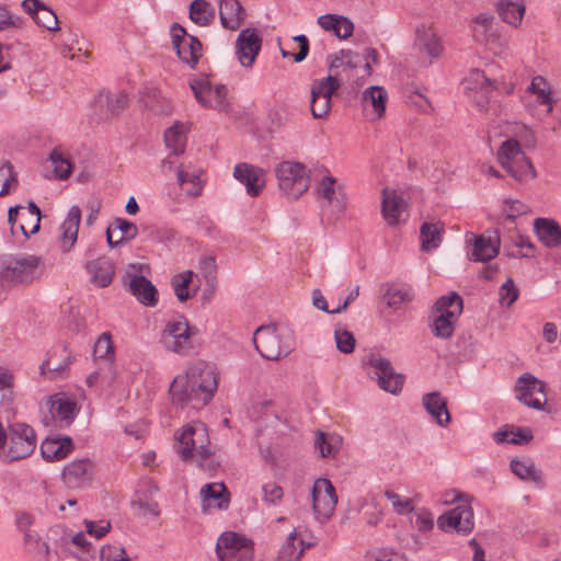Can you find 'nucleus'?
<instances>
[{
    "label": "nucleus",
    "mask_w": 561,
    "mask_h": 561,
    "mask_svg": "<svg viewBox=\"0 0 561 561\" xmlns=\"http://www.w3.org/2000/svg\"><path fill=\"white\" fill-rule=\"evenodd\" d=\"M253 343L263 358L277 360L293 351L294 336L286 325H261L254 332Z\"/></svg>",
    "instance_id": "obj_4"
},
{
    "label": "nucleus",
    "mask_w": 561,
    "mask_h": 561,
    "mask_svg": "<svg viewBox=\"0 0 561 561\" xmlns=\"http://www.w3.org/2000/svg\"><path fill=\"white\" fill-rule=\"evenodd\" d=\"M304 540L297 538L296 530H293L282 545L275 561H299L306 548Z\"/></svg>",
    "instance_id": "obj_36"
},
{
    "label": "nucleus",
    "mask_w": 561,
    "mask_h": 561,
    "mask_svg": "<svg viewBox=\"0 0 561 561\" xmlns=\"http://www.w3.org/2000/svg\"><path fill=\"white\" fill-rule=\"evenodd\" d=\"M9 27H23V19L12 15L4 7H0V31Z\"/></svg>",
    "instance_id": "obj_61"
},
{
    "label": "nucleus",
    "mask_w": 561,
    "mask_h": 561,
    "mask_svg": "<svg viewBox=\"0 0 561 561\" xmlns=\"http://www.w3.org/2000/svg\"><path fill=\"white\" fill-rule=\"evenodd\" d=\"M506 208V217L511 220L517 218L520 215L527 214L529 211V206L517 199H505Z\"/></svg>",
    "instance_id": "obj_62"
},
{
    "label": "nucleus",
    "mask_w": 561,
    "mask_h": 561,
    "mask_svg": "<svg viewBox=\"0 0 561 561\" xmlns=\"http://www.w3.org/2000/svg\"><path fill=\"white\" fill-rule=\"evenodd\" d=\"M95 103L100 107H106V115H117L128 104V96L124 92L112 94L110 92H100Z\"/></svg>",
    "instance_id": "obj_41"
},
{
    "label": "nucleus",
    "mask_w": 561,
    "mask_h": 561,
    "mask_svg": "<svg viewBox=\"0 0 561 561\" xmlns=\"http://www.w3.org/2000/svg\"><path fill=\"white\" fill-rule=\"evenodd\" d=\"M172 45L179 58L195 68L202 57V43L195 36L187 35L186 30L179 23L171 26Z\"/></svg>",
    "instance_id": "obj_17"
},
{
    "label": "nucleus",
    "mask_w": 561,
    "mask_h": 561,
    "mask_svg": "<svg viewBox=\"0 0 561 561\" xmlns=\"http://www.w3.org/2000/svg\"><path fill=\"white\" fill-rule=\"evenodd\" d=\"M37 446V436L34 428L23 422L8 425L5 458L9 462L19 461L30 457Z\"/></svg>",
    "instance_id": "obj_8"
},
{
    "label": "nucleus",
    "mask_w": 561,
    "mask_h": 561,
    "mask_svg": "<svg viewBox=\"0 0 561 561\" xmlns=\"http://www.w3.org/2000/svg\"><path fill=\"white\" fill-rule=\"evenodd\" d=\"M49 160L54 165V172L56 178L66 180L70 176L72 171V164L64 154L59 148H55L50 154Z\"/></svg>",
    "instance_id": "obj_50"
},
{
    "label": "nucleus",
    "mask_w": 561,
    "mask_h": 561,
    "mask_svg": "<svg viewBox=\"0 0 561 561\" xmlns=\"http://www.w3.org/2000/svg\"><path fill=\"white\" fill-rule=\"evenodd\" d=\"M534 229L538 240L547 248L561 245V227L551 218H536Z\"/></svg>",
    "instance_id": "obj_29"
},
{
    "label": "nucleus",
    "mask_w": 561,
    "mask_h": 561,
    "mask_svg": "<svg viewBox=\"0 0 561 561\" xmlns=\"http://www.w3.org/2000/svg\"><path fill=\"white\" fill-rule=\"evenodd\" d=\"M198 333L196 327L190 325L183 317L168 321L161 332L163 347L179 355H187L194 348L193 337Z\"/></svg>",
    "instance_id": "obj_9"
},
{
    "label": "nucleus",
    "mask_w": 561,
    "mask_h": 561,
    "mask_svg": "<svg viewBox=\"0 0 561 561\" xmlns=\"http://www.w3.org/2000/svg\"><path fill=\"white\" fill-rule=\"evenodd\" d=\"M85 268L90 274L91 282L98 287H107L115 273L113 262L107 257H99L87 263Z\"/></svg>",
    "instance_id": "obj_31"
},
{
    "label": "nucleus",
    "mask_w": 561,
    "mask_h": 561,
    "mask_svg": "<svg viewBox=\"0 0 561 561\" xmlns=\"http://www.w3.org/2000/svg\"><path fill=\"white\" fill-rule=\"evenodd\" d=\"M499 253V244L493 243L491 238L484 236L474 237L470 259L476 262H486Z\"/></svg>",
    "instance_id": "obj_38"
},
{
    "label": "nucleus",
    "mask_w": 561,
    "mask_h": 561,
    "mask_svg": "<svg viewBox=\"0 0 561 561\" xmlns=\"http://www.w3.org/2000/svg\"><path fill=\"white\" fill-rule=\"evenodd\" d=\"M276 178L280 191L290 198H298L309 187L306 167L299 162L284 161L276 168Z\"/></svg>",
    "instance_id": "obj_12"
},
{
    "label": "nucleus",
    "mask_w": 561,
    "mask_h": 561,
    "mask_svg": "<svg viewBox=\"0 0 561 561\" xmlns=\"http://www.w3.org/2000/svg\"><path fill=\"white\" fill-rule=\"evenodd\" d=\"M81 221V210L79 206H72L66 219L60 225L59 243L64 251H69L76 243L78 238L79 225Z\"/></svg>",
    "instance_id": "obj_28"
},
{
    "label": "nucleus",
    "mask_w": 561,
    "mask_h": 561,
    "mask_svg": "<svg viewBox=\"0 0 561 561\" xmlns=\"http://www.w3.org/2000/svg\"><path fill=\"white\" fill-rule=\"evenodd\" d=\"M414 526L422 533L430 531L434 527V518L430 511L422 510L416 514Z\"/></svg>",
    "instance_id": "obj_64"
},
{
    "label": "nucleus",
    "mask_w": 561,
    "mask_h": 561,
    "mask_svg": "<svg viewBox=\"0 0 561 561\" xmlns=\"http://www.w3.org/2000/svg\"><path fill=\"white\" fill-rule=\"evenodd\" d=\"M413 299V293L410 287L389 285L383 294V300L393 309H398L404 302H410Z\"/></svg>",
    "instance_id": "obj_44"
},
{
    "label": "nucleus",
    "mask_w": 561,
    "mask_h": 561,
    "mask_svg": "<svg viewBox=\"0 0 561 561\" xmlns=\"http://www.w3.org/2000/svg\"><path fill=\"white\" fill-rule=\"evenodd\" d=\"M444 231V225L439 221L423 222L420 227L421 250L430 252L437 249L443 241Z\"/></svg>",
    "instance_id": "obj_34"
},
{
    "label": "nucleus",
    "mask_w": 561,
    "mask_h": 561,
    "mask_svg": "<svg viewBox=\"0 0 561 561\" xmlns=\"http://www.w3.org/2000/svg\"><path fill=\"white\" fill-rule=\"evenodd\" d=\"M516 398L535 410H543L547 403L546 386L530 374L518 377L515 386Z\"/></svg>",
    "instance_id": "obj_18"
},
{
    "label": "nucleus",
    "mask_w": 561,
    "mask_h": 561,
    "mask_svg": "<svg viewBox=\"0 0 561 561\" xmlns=\"http://www.w3.org/2000/svg\"><path fill=\"white\" fill-rule=\"evenodd\" d=\"M422 404L432 419L442 427H446L451 420L447 409V401L438 391L423 394Z\"/></svg>",
    "instance_id": "obj_26"
},
{
    "label": "nucleus",
    "mask_w": 561,
    "mask_h": 561,
    "mask_svg": "<svg viewBox=\"0 0 561 561\" xmlns=\"http://www.w3.org/2000/svg\"><path fill=\"white\" fill-rule=\"evenodd\" d=\"M85 530L89 535L95 537L96 539L103 538L111 529L110 522L101 520L99 523L92 520H85Z\"/></svg>",
    "instance_id": "obj_63"
},
{
    "label": "nucleus",
    "mask_w": 561,
    "mask_h": 561,
    "mask_svg": "<svg viewBox=\"0 0 561 561\" xmlns=\"http://www.w3.org/2000/svg\"><path fill=\"white\" fill-rule=\"evenodd\" d=\"M364 363L373 368L371 374L377 378L379 387L392 394L401 391L404 376L394 371L390 360L379 354L370 353Z\"/></svg>",
    "instance_id": "obj_14"
},
{
    "label": "nucleus",
    "mask_w": 561,
    "mask_h": 561,
    "mask_svg": "<svg viewBox=\"0 0 561 561\" xmlns=\"http://www.w3.org/2000/svg\"><path fill=\"white\" fill-rule=\"evenodd\" d=\"M75 449L73 442L68 436L47 437L41 444V454L47 461H60Z\"/></svg>",
    "instance_id": "obj_25"
},
{
    "label": "nucleus",
    "mask_w": 561,
    "mask_h": 561,
    "mask_svg": "<svg viewBox=\"0 0 561 561\" xmlns=\"http://www.w3.org/2000/svg\"><path fill=\"white\" fill-rule=\"evenodd\" d=\"M51 416L67 425L72 423L77 414V404L75 400L68 398L65 393H57L48 401Z\"/></svg>",
    "instance_id": "obj_32"
},
{
    "label": "nucleus",
    "mask_w": 561,
    "mask_h": 561,
    "mask_svg": "<svg viewBox=\"0 0 561 561\" xmlns=\"http://www.w3.org/2000/svg\"><path fill=\"white\" fill-rule=\"evenodd\" d=\"M405 208L404 199L394 192L388 193L383 190L381 211L385 220L390 226L398 225L401 214Z\"/></svg>",
    "instance_id": "obj_35"
},
{
    "label": "nucleus",
    "mask_w": 561,
    "mask_h": 561,
    "mask_svg": "<svg viewBox=\"0 0 561 561\" xmlns=\"http://www.w3.org/2000/svg\"><path fill=\"white\" fill-rule=\"evenodd\" d=\"M217 388L218 374L215 366L197 360L187 367L184 375H179L173 379L170 393L173 402L181 405L191 404L193 409H201L211 401Z\"/></svg>",
    "instance_id": "obj_1"
},
{
    "label": "nucleus",
    "mask_w": 561,
    "mask_h": 561,
    "mask_svg": "<svg viewBox=\"0 0 561 561\" xmlns=\"http://www.w3.org/2000/svg\"><path fill=\"white\" fill-rule=\"evenodd\" d=\"M95 465L88 457L68 462L61 471L62 483L71 490H81L92 484Z\"/></svg>",
    "instance_id": "obj_16"
},
{
    "label": "nucleus",
    "mask_w": 561,
    "mask_h": 561,
    "mask_svg": "<svg viewBox=\"0 0 561 561\" xmlns=\"http://www.w3.org/2000/svg\"><path fill=\"white\" fill-rule=\"evenodd\" d=\"M438 526L444 531H457L467 535L473 530V511L470 506H457L438 518Z\"/></svg>",
    "instance_id": "obj_19"
},
{
    "label": "nucleus",
    "mask_w": 561,
    "mask_h": 561,
    "mask_svg": "<svg viewBox=\"0 0 561 561\" xmlns=\"http://www.w3.org/2000/svg\"><path fill=\"white\" fill-rule=\"evenodd\" d=\"M353 57L354 54L351 50H341L340 56H334L329 66L330 72L334 73L312 82L310 107L314 118H322L329 113L331 98L341 87V81L337 79L339 69L356 67Z\"/></svg>",
    "instance_id": "obj_2"
},
{
    "label": "nucleus",
    "mask_w": 561,
    "mask_h": 561,
    "mask_svg": "<svg viewBox=\"0 0 561 561\" xmlns=\"http://www.w3.org/2000/svg\"><path fill=\"white\" fill-rule=\"evenodd\" d=\"M462 298L455 291L442 296L434 305L432 333L438 339H448L462 313Z\"/></svg>",
    "instance_id": "obj_6"
},
{
    "label": "nucleus",
    "mask_w": 561,
    "mask_h": 561,
    "mask_svg": "<svg viewBox=\"0 0 561 561\" xmlns=\"http://www.w3.org/2000/svg\"><path fill=\"white\" fill-rule=\"evenodd\" d=\"M233 176L243 184L251 197L261 194L265 186V172L262 168L241 162L234 165Z\"/></svg>",
    "instance_id": "obj_21"
},
{
    "label": "nucleus",
    "mask_w": 561,
    "mask_h": 561,
    "mask_svg": "<svg viewBox=\"0 0 561 561\" xmlns=\"http://www.w3.org/2000/svg\"><path fill=\"white\" fill-rule=\"evenodd\" d=\"M18 186L16 173L10 162H4L0 167V196L8 195Z\"/></svg>",
    "instance_id": "obj_51"
},
{
    "label": "nucleus",
    "mask_w": 561,
    "mask_h": 561,
    "mask_svg": "<svg viewBox=\"0 0 561 561\" xmlns=\"http://www.w3.org/2000/svg\"><path fill=\"white\" fill-rule=\"evenodd\" d=\"M227 489L224 483H208L201 490V496L204 503L210 505L211 501H217L216 506L220 510L227 508L229 499L225 497L224 494Z\"/></svg>",
    "instance_id": "obj_45"
},
{
    "label": "nucleus",
    "mask_w": 561,
    "mask_h": 561,
    "mask_svg": "<svg viewBox=\"0 0 561 561\" xmlns=\"http://www.w3.org/2000/svg\"><path fill=\"white\" fill-rule=\"evenodd\" d=\"M32 221L31 230H27L26 224H20V231L25 238L38 232L41 227V209L34 202H28L27 207L22 209Z\"/></svg>",
    "instance_id": "obj_53"
},
{
    "label": "nucleus",
    "mask_w": 561,
    "mask_h": 561,
    "mask_svg": "<svg viewBox=\"0 0 561 561\" xmlns=\"http://www.w3.org/2000/svg\"><path fill=\"white\" fill-rule=\"evenodd\" d=\"M42 260L34 254L3 255L0 257V284L30 283L36 277Z\"/></svg>",
    "instance_id": "obj_7"
},
{
    "label": "nucleus",
    "mask_w": 561,
    "mask_h": 561,
    "mask_svg": "<svg viewBox=\"0 0 561 561\" xmlns=\"http://www.w3.org/2000/svg\"><path fill=\"white\" fill-rule=\"evenodd\" d=\"M385 496L391 503L393 511L399 515L409 514L414 510V505L411 499L402 497L394 491L387 490L385 492Z\"/></svg>",
    "instance_id": "obj_55"
},
{
    "label": "nucleus",
    "mask_w": 561,
    "mask_h": 561,
    "mask_svg": "<svg viewBox=\"0 0 561 561\" xmlns=\"http://www.w3.org/2000/svg\"><path fill=\"white\" fill-rule=\"evenodd\" d=\"M263 501L267 504H277L284 496V491L276 482H266L262 486Z\"/></svg>",
    "instance_id": "obj_60"
},
{
    "label": "nucleus",
    "mask_w": 561,
    "mask_h": 561,
    "mask_svg": "<svg viewBox=\"0 0 561 561\" xmlns=\"http://www.w3.org/2000/svg\"><path fill=\"white\" fill-rule=\"evenodd\" d=\"M126 283L128 289L136 299L147 306L153 307L158 302V290L154 285L145 276L131 274L129 271L126 272Z\"/></svg>",
    "instance_id": "obj_24"
},
{
    "label": "nucleus",
    "mask_w": 561,
    "mask_h": 561,
    "mask_svg": "<svg viewBox=\"0 0 561 561\" xmlns=\"http://www.w3.org/2000/svg\"><path fill=\"white\" fill-rule=\"evenodd\" d=\"M262 38L255 28H244L236 41V53L243 67H251L261 49Z\"/></svg>",
    "instance_id": "obj_20"
},
{
    "label": "nucleus",
    "mask_w": 561,
    "mask_h": 561,
    "mask_svg": "<svg viewBox=\"0 0 561 561\" xmlns=\"http://www.w3.org/2000/svg\"><path fill=\"white\" fill-rule=\"evenodd\" d=\"M317 193L329 206L341 213L346 208V194L344 186L332 175L323 176L318 186Z\"/></svg>",
    "instance_id": "obj_23"
},
{
    "label": "nucleus",
    "mask_w": 561,
    "mask_h": 561,
    "mask_svg": "<svg viewBox=\"0 0 561 561\" xmlns=\"http://www.w3.org/2000/svg\"><path fill=\"white\" fill-rule=\"evenodd\" d=\"M334 339H335L336 348L341 353H344V354L353 353V351L355 348L356 340H355L354 334L351 331H348L342 327H337L334 330Z\"/></svg>",
    "instance_id": "obj_54"
},
{
    "label": "nucleus",
    "mask_w": 561,
    "mask_h": 561,
    "mask_svg": "<svg viewBox=\"0 0 561 561\" xmlns=\"http://www.w3.org/2000/svg\"><path fill=\"white\" fill-rule=\"evenodd\" d=\"M137 234L138 227L121 217L115 218L106 229V240L111 248H115L124 241L133 240Z\"/></svg>",
    "instance_id": "obj_27"
},
{
    "label": "nucleus",
    "mask_w": 561,
    "mask_h": 561,
    "mask_svg": "<svg viewBox=\"0 0 561 561\" xmlns=\"http://www.w3.org/2000/svg\"><path fill=\"white\" fill-rule=\"evenodd\" d=\"M492 85L493 81L485 77L483 71L478 69L472 70L466 80V89L474 91L479 95L477 104L480 108L485 107Z\"/></svg>",
    "instance_id": "obj_33"
},
{
    "label": "nucleus",
    "mask_w": 561,
    "mask_h": 561,
    "mask_svg": "<svg viewBox=\"0 0 561 561\" xmlns=\"http://www.w3.org/2000/svg\"><path fill=\"white\" fill-rule=\"evenodd\" d=\"M496 157L502 168L518 182H527L537 176L535 167L515 138L503 141Z\"/></svg>",
    "instance_id": "obj_5"
},
{
    "label": "nucleus",
    "mask_w": 561,
    "mask_h": 561,
    "mask_svg": "<svg viewBox=\"0 0 561 561\" xmlns=\"http://www.w3.org/2000/svg\"><path fill=\"white\" fill-rule=\"evenodd\" d=\"M494 18L489 13H480L473 19L472 32L477 42H488L492 35Z\"/></svg>",
    "instance_id": "obj_48"
},
{
    "label": "nucleus",
    "mask_w": 561,
    "mask_h": 561,
    "mask_svg": "<svg viewBox=\"0 0 561 561\" xmlns=\"http://www.w3.org/2000/svg\"><path fill=\"white\" fill-rule=\"evenodd\" d=\"M497 12L502 20L511 25L517 26L524 16L525 4L523 1L501 0L496 4Z\"/></svg>",
    "instance_id": "obj_40"
},
{
    "label": "nucleus",
    "mask_w": 561,
    "mask_h": 561,
    "mask_svg": "<svg viewBox=\"0 0 561 561\" xmlns=\"http://www.w3.org/2000/svg\"><path fill=\"white\" fill-rule=\"evenodd\" d=\"M193 272L186 271L181 274H176L172 278V287L176 298L180 301H186L190 298L188 285L192 282Z\"/></svg>",
    "instance_id": "obj_52"
},
{
    "label": "nucleus",
    "mask_w": 561,
    "mask_h": 561,
    "mask_svg": "<svg viewBox=\"0 0 561 561\" xmlns=\"http://www.w3.org/2000/svg\"><path fill=\"white\" fill-rule=\"evenodd\" d=\"M190 88L201 106L219 112L229 110L228 89L225 84L213 88L209 77L199 75L190 80Z\"/></svg>",
    "instance_id": "obj_10"
},
{
    "label": "nucleus",
    "mask_w": 561,
    "mask_h": 561,
    "mask_svg": "<svg viewBox=\"0 0 561 561\" xmlns=\"http://www.w3.org/2000/svg\"><path fill=\"white\" fill-rule=\"evenodd\" d=\"M388 101V92L383 87L373 85L363 92L362 102L366 107L371 105L377 117L380 118L386 112V104Z\"/></svg>",
    "instance_id": "obj_37"
},
{
    "label": "nucleus",
    "mask_w": 561,
    "mask_h": 561,
    "mask_svg": "<svg viewBox=\"0 0 561 561\" xmlns=\"http://www.w3.org/2000/svg\"><path fill=\"white\" fill-rule=\"evenodd\" d=\"M312 510L320 522L328 520L334 513L337 504V494L332 482L327 478H319L311 489Z\"/></svg>",
    "instance_id": "obj_15"
},
{
    "label": "nucleus",
    "mask_w": 561,
    "mask_h": 561,
    "mask_svg": "<svg viewBox=\"0 0 561 561\" xmlns=\"http://www.w3.org/2000/svg\"><path fill=\"white\" fill-rule=\"evenodd\" d=\"M93 353L96 359H102L111 368L114 358V344L111 333L104 332L100 335L94 344Z\"/></svg>",
    "instance_id": "obj_46"
},
{
    "label": "nucleus",
    "mask_w": 561,
    "mask_h": 561,
    "mask_svg": "<svg viewBox=\"0 0 561 561\" xmlns=\"http://www.w3.org/2000/svg\"><path fill=\"white\" fill-rule=\"evenodd\" d=\"M515 247L517 250L512 251L510 253L513 257H533L535 256V245L534 243L523 236H518L515 240Z\"/></svg>",
    "instance_id": "obj_59"
},
{
    "label": "nucleus",
    "mask_w": 561,
    "mask_h": 561,
    "mask_svg": "<svg viewBox=\"0 0 561 561\" xmlns=\"http://www.w3.org/2000/svg\"><path fill=\"white\" fill-rule=\"evenodd\" d=\"M64 352L68 353V355L60 363L54 362L55 354H48V357L39 367L43 376H47L49 379H55L67 370L70 364V356L66 345L64 346Z\"/></svg>",
    "instance_id": "obj_47"
},
{
    "label": "nucleus",
    "mask_w": 561,
    "mask_h": 561,
    "mask_svg": "<svg viewBox=\"0 0 561 561\" xmlns=\"http://www.w3.org/2000/svg\"><path fill=\"white\" fill-rule=\"evenodd\" d=\"M190 19L197 25L208 26L215 20V10L206 0H194L190 4Z\"/></svg>",
    "instance_id": "obj_42"
},
{
    "label": "nucleus",
    "mask_w": 561,
    "mask_h": 561,
    "mask_svg": "<svg viewBox=\"0 0 561 561\" xmlns=\"http://www.w3.org/2000/svg\"><path fill=\"white\" fill-rule=\"evenodd\" d=\"M164 144L175 156L184 152L186 146V131L184 125L175 123L164 131Z\"/></svg>",
    "instance_id": "obj_39"
},
{
    "label": "nucleus",
    "mask_w": 561,
    "mask_h": 561,
    "mask_svg": "<svg viewBox=\"0 0 561 561\" xmlns=\"http://www.w3.org/2000/svg\"><path fill=\"white\" fill-rule=\"evenodd\" d=\"M34 22L48 31H57L58 28V19L55 12L49 9L44 3L39 8V11L37 12L36 18L34 19Z\"/></svg>",
    "instance_id": "obj_56"
},
{
    "label": "nucleus",
    "mask_w": 561,
    "mask_h": 561,
    "mask_svg": "<svg viewBox=\"0 0 561 561\" xmlns=\"http://www.w3.org/2000/svg\"><path fill=\"white\" fill-rule=\"evenodd\" d=\"M499 295L502 306L511 307L517 300L519 291L511 277L502 284Z\"/></svg>",
    "instance_id": "obj_57"
},
{
    "label": "nucleus",
    "mask_w": 561,
    "mask_h": 561,
    "mask_svg": "<svg viewBox=\"0 0 561 561\" xmlns=\"http://www.w3.org/2000/svg\"><path fill=\"white\" fill-rule=\"evenodd\" d=\"M219 18L221 25L234 31L245 19V11L238 0H221L219 3Z\"/></svg>",
    "instance_id": "obj_30"
},
{
    "label": "nucleus",
    "mask_w": 561,
    "mask_h": 561,
    "mask_svg": "<svg viewBox=\"0 0 561 561\" xmlns=\"http://www.w3.org/2000/svg\"><path fill=\"white\" fill-rule=\"evenodd\" d=\"M190 88L201 106L219 112L229 110L228 89L225 84L213 88L209 77L199 75L190 80Z\"/></svg>",
    "instance_id": "obj_11"
},
{
    "label": "nucleus",
    "mask_w": 561,
    "mask_h": 561,
    "mask_svg": "<svg viewBox=\"0 0 561 561\" xmlns=\"http://www.w3.org/2000/svg\"><path fill=\"white\" fill-rule=\"evenodd\" d=\"M414 47L420 54H424L430 62L439 58L444 50L438 35L430 24H421L415 28Z\"/></svg>",
    "instance_id": "obj_22"
},
{
    "label": "nucleus",
    "mask_w": 561,
    "mask_h": 561,
    "mask_svg": "<svg viewBox=\"0 0 561 561\" xmlns=\"http://www.w3.org/2000/svg\"><path fill=\"white\" fill-rule=\"evenodd\" d=\"M216 553L220 561H251L253 543L243 535L226 531L217 540Z\"/></svg>",
    "instance_id": "obj_13"
},
{
    "label": "nucleus",
    "mask_w": 561,
    "mask_h": 561,
    "mask_svg": "<svg viewBox=\"0 0 561 561\" xmlns=\"http://www.w3.org/2000/svg\"><path fill=\"white\" fill-rule=\"evenodd\" d=\"M341 439L335 435H328L322 431H318L314 439V449L323 458L335 457L340 449Z\"/></svg>",
    "instance_id": "obj_43"
},
{
    "label": "nucleus",
    "mask_w": 561,
    "mask_h": 561,
    "mask_svg": "<svg viewBox=\"0 0 561 561\" xmlns=\"http://www.w3.org/2000/svg\"><path fill=\"white\" fill-rule=\"evenodd\" d=\"M528 91L535 93L537 95V101L539 104L547 105V112H552V99L550 90L547 87V81L543 77L537 76L531 80L530 85L528 87Z\"/></svg>",
    "instance_id": "obj_49"
},
{
    "label": "nucleus",
    "mask_w": 561,
    "mask_h": 561,
    "mask_svg": "<svg viewBox=\"0 0 561 561\" xmlns=\"http://www.w3.org/2000/svg\"><path fill=\"white\" fill-rule=\"evenodd\" d=\"M176 179L179 185L184 187L187 184H192L195 181H201V170L192 167L191 164H181L176 168Z\"/></svg>",
    "instance_id": "obj_58"
},
{
    "label": "nucleus",
    "mask_w": 561,
    "mask_h": 561,
    "mask_svg": "<svg viewBox=\"0 0 561 561\" xmlns=\"http://www.w3.org/2000/svg\"><path fill=\"white\" fill-rule=\"evenodd\" d=\"M176 450L183 460L194 459L206 470H214L217 462L210 449L208 430L202 422L185 425L181 433L175 435Z\"/></svg>",
    "instance_id": "obj_3"
}]
</instances>
